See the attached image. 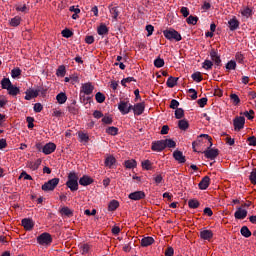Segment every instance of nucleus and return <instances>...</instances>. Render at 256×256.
Returning <instances> with one entry per match:
<instances>
[{
  "label": "nucleus",
  "mask_w": 256,
  "mask_h": 256,
  "mask_svg": "<svg viewBox=\"0 0 256 256\" xmlns=\"http://www.w3.org/2000/svg\"><path fill=\"white\" fill-rule=\"evenodd\" d=\"M206 159H216V157H219V150L218 149H213L211 148V144L209 145V147L203 151Z\"/></svg>",
  "instance_id": "obj_5"
},
{
  "label": "nucleus",
  "mask_w": 256,
  "mask_h": 256,
  "mask_svg": "<svg viewBox=\"0 0 256 256\" xmlns=\"http://www.w3.org/2000/svg\"><path fill=\"white\" fill-rule=\"evenodd\" d=\"M59 178H53L49 180L48 182L44 183L41 187L42 191H55V188L57 185H59Z\"/></svg>",
  "instance_id": "obj_2"
},
{
  "label": "nucleus",
  "mask_w": 256,
  "mask_h": 256,
  "mask_svg": "<svg viewBox=\"0 0 256 256\" xmlns=\"http://www.w3.org/2000/svg\"><path fill=\"white\" fill-rule=\"evenodd\" d=\"M35 97H39V90L28 89L26 91V101H31V99H35Z\"/></svg>",
  "instance_id": "obj_13"
},
{
  "label": "nucleus",
  "mask_w": 256,
  "mask_h": 256,
  "mask_svg": "<svg viewBox=\"0 0 256 256\" xmlns=\"http://www.w3.org/2000/svg\"><path fill=\"white\" fill-rule=\"evenodd\" d=\"M79 177L75 172H70L68 175V181L66 182L67 187L71 191H77L79 189Z\"/></svg>",
  "instance_id": "obj_1"
},
{
  "label": "nucleus",
  "mask_w": 256,
  "mask_h": 256,
  "mask_svg": "<svg viewBox=\"0 0 256 256\" xmlns=\"http://www.w3.org/2000/svg\"><path fill=\"white\" fill-rule=\"evenodd\" d=\"M177 107H179V101L173 99L170 102V109H177Z\"/></svg>",
  "instance_id": "obj_61"
},
{
  "label": "nucleus",
  "mask_w": 256,
  "mask_h": 256,
  "mask_svg": "<svg viewBox=\"0 0 256 256\" xmlns=\"http://www.w3.org/2000/svg\"><path fill=\"white\" fill-rule=\"evenodd\" d=\"M2 89H7V91L13 86L9 78H3L1 81Z\"/></svg>",
  "instance_id": "obj_27"
},
{
  "label": "nucleus",
  "mask_w": 256,
  "mask_h": 256,
  "mask_svg": "<svg viewBox=\"0 0 256 256\" xmlns=\"http://www.w3.org/2000/svg\"><path fill=\"white\" fill-rule=\"evenodd\" d=\"M200 237H201V239L209 241V240L213 239V231L203 230L200 232Z\"/></svg>",
  "instance_id": "obj_16"
},
{
  "label": "nucleus",
  "mask_w": 256,
  "mask_h": 256,
  "mask_svg": "<svg viewBox=\"0 0 256 256\" xmlns=\"http://www.w3.org/2000/svg\"><path fill=\"white\" fill-rule=\"evenodd\" d=\"M213 62L211 60H205L203 63V69H212Z\"/></svg>",
  "instance_id": "obj_57"
},
{
  "label": "nucleus",
  "mask_w": 256,
  "mask_h": 256,
  "mask_svg": "<svg viewBox=\"0 0 256 256\" xmlns=\"http://www.w3.org/2000/svg\"><path fill=\"white\" fill-rule=\"evenodd\" d=\"M178 127L181 131H187L189 129V122L185 119L179 120Z\"/></svg>",
  "instance_id": "obj_24"
},
{
  "label": "nucleus",
  "mask_w": 256,
  "mask_h": 256,
  "mask_svg": "<svg viewBox=\"0 0 256 256\" xmlns=\"http://www.w3.org/2000/svg\"><path fill=\"white\" fill-rule=\"evenodd\" d=\"M67 73V70L65 69V65H60L56 71L57 77H63Z\"/></svg>",
  "instance_id": "obj_36"
},
{
  "label": "nucleus",
  "mask_w": 256,
  "mask_h": 256,
  "mask_svg": "<svg viewBox=\"0 0 256 256\" xmlns=\"http://www.w3.org/2000/svg\"><path fill=\"white\" fill-rule=\"evenodd\" d=\"M132 110L134 115H143V111H145V102L137 103L136 105L132 106Z\"/></svg>",
  "instance_id": "obj_11"
},
{
  "label": "nucleus",
  "mask_w": 256,
  "mask_h": 256,
  "mask_svg": "<svg viewBox=\"0 0 256 256\" xmlns=\"http://www.w3.org/2000/svg\"><path fill=\"white\" fill-rule=\"evenodd\" d=\"M129 199L132 201H141V199H145V192L143 191H136L129 194Z\"/></svg>",
  "instance_id": "obj_10"
},
{
  "label": "nucleus",
  "mask_w": 256,
  "mask_h": 256,
  "mask_svg": "<svg viewBox=\"0 0 256 256\" xmlns=\"http://www.w3.org/2000/svg\"><path fill=\"white\" fill-rule=\"evenodd\" d=\"M199 107H205L207 105V98H201L197 101Z\"/></svg>",
  "instance_id": "obj_63"
},
{
  "label": "nucleus",
  "mask_w": 256,
  "mask_h": 256,
  "mask_svg": "<svg viewBox=\"0 0 256 256\" xmlns=\"http://www.w3.org/2000/svg\"><path fill=\"white\" fill-rule=\"evenodd\" d=\"M230 99L234 105H239L241 103V99H239V96L237 94H231Z\"/></svg>",
  "instance_id": "obj_46"
},
{
  "label": "nucleus",
  "mask_w": 256,
  "mask_h": 256,
  "mask_svg": "<svg viewBox=\"0 0 256 256\" xmlns=\"http://www.w3.org/2000/svg\"><path fill=\"white\" fill-rule=\"evenodd\" d=\"M192 147H193V151H194L195 153H202L201 150H197V147H201V140H200V139H198L197 141H194V142L192 143Z\"/></svg>",
  "instance_id": "obj_45"
},
{
  "label": "nucleus",
  "mask_w": 256,
  "mask_h": 256,
  "mask_svg": "<svg viewBox=\"0 0 256 256\" xmlns=\"http://www.w3.org/2000/svg\"><path fill=\"white\" fill-rule=\"evenodd\" d=\"M177 81H179V78L170 76L167 80V87H170L171 89H173V87H175V85H177Z\"/></svg>",
  "instance_id": "obj_25"
},
{
  "label": "nucleus",
  "mask_w": 256,
  "mask_h": 256,
  "mask_svg": "<svg viewBox=\"0 0 256 256\" xmlns=\"http://www.w3.org/2000/svg\"><path fill=\"white\" fill-rule=\"evenodd\" d=\"M193 81H196V83H201L203 81V76L201 75V72H196L192 74Z\"/></svg>",
  "instance_id": "obj_42"
},
{
  "label": "nucleus",
  "mask_w": 256,
  "mask_h": 256,
  "mask_svg": "<svg viewBox=\"0 0 256 256\" xmlns=\"http://www.w3.org/2000/svg\"><path fill=\"white\" fill-rule=\"evenodd\" d=\"M93 89H95V87H93V84L91 83L82 85V91L85 93V95H91V93H93Z\"/></svg>",
  "instance_id": "obj_19"
},
{
  "label": "nucleus",
  "mask_w": 256,
  "mask_h": 256,
  "mask_svg": "<svg viewBox=\"0 0 256 256\" xmlns=\"http://www.w3.org/2000/svg\"><path fill=\"white\" fill-rule=\"evenodd\" d=\"M230 31H235L239 27V20L237 18L231 19L229 22Z\"/></svg>",
  "instance_id": "obj_26"
},
{
  "label": "nucleus",
  "mask_w": 256,
  "mask_h": 256,
  "mask_svg": "<svg viewBox=\"0 0 256 256\" xmlns=\"http://www.w3.org/2000/svg\"><path fill=\"white\" fill-rule=\"evenodd\" d=\"M56 149L57 145H55L53 142H49L43 146L42 151L44 155H51V153L55 152Z\"/></svg>",
  "instance_id": "obj_8"
},
{
  "label": "nucleus",
  "mask_w": 256,
  "mask_h": 256,
  "mask_svg": "<svg viewBox=\"0 0 256 256\" xmlns=\"http://www.w3.org/2000/svg\"><path fill=\"white\" fill-rule=\"evenodd\" d=\"M95 99H96L97 103H105V94L98 92L95 95Z\"/></svg>",
  "instance_id": "obj_43"
},
{
  "label": "nucleus",
  "mask_w": 256,
  "mask_h": 256,
  "mask_svg": "<svg viewBox=\"0 0 256 256\" xmlns=\"http://www.w3.org/2000/svg\"><path fill=\"white\" fill-rule=\"evenodd\" d=\"M109 33V28L105 24L98 27V35H107Z\"/></svg>",
  "instance_id": "obj_34"
},
{
  "label": "nucleus",
  "mask_w": 256,
  "mask_h": 256,
  "mask_svg": "<svg viewBox=\"0 0 256 256\" xmlns=\"http://www.w3.org/2000/svg\"><path fill=\"white\" fill-rule=\"evenodd\" d=\"M209 183H211V178H209V176H205L199 183V189H207V187H209Z\"/></svg>",
  "instance_id": "obj_18"
},
{
  "label": "nucleus",
  "mask_w": 256,
  "mask_h": 256,
  "mask_svg": "<svg viewBox=\"0 0 256 256\" xmlns=\"http://www.w3.org/2000/svg\"><path fill=\"white\" fill-rule=\"evenodd\" d=\"M11 75H12V78H13V79H17V77H20V76H21V69H19V68H14V69L11 71Z\"/></svg>",
  "instance_id": "obj_50"
},
{
  "label": "nucleus",
  "mask_w": 256,
  "mask_h": 256,
  "mask_svg": "<svg viewBox=\"0 0 256 256\" xmlns=\"http://www.w3.org/2000/svg\"><path fill=\"white\" fill-rule=\"evenodd\" d=\"M197 21H199V18L197 16H193V15H190L186 19V23H188V25H197Z\"/></svg>",
  "instance_id": "obj_35"
},
{
  "label": "nucleus",
  "mask_w": 256,
  "mask_h": 256,
  "mask_svg": "<svg viewBox=\"0 0 256 256\" xmlns=\"http://www.w3.org/2000/svg\"><path fill=\"white\" fill-rule=\"evenodd\" d=\"M247 141H248L249 145H252L253 147L256 146V137L255 136L248 137Z\"/></svg>",
  "instance_id": "obj_60"
},
{
  "label": "nucleus",
  "mask_w": 256,
  "mask_h": 256,
  "mask_svg": "<svg viewBox=\"0 0 256 256\" xmlns=\"http://www.w3.org/2000/svg\"><path fill=\"white\" fill-rule=\"evenodd\" d=\"M62 36H64L66 39H69V37H73V32L66 28L62 30Z\"/></svg>",
  "instance_id": "obj_51"
},
{
  "label": "nucleus",
  "mask_w": 256,
  "mask_h": 256,
  "mask_svg": "<svg viewBox=\"0 0 256 256\" xmlns=\"http://www.w3.org/2000/svg\"><path fill=\"white\" fill-rule=\"evenodd\" d=\"M142 168H144L146 171H151V169H153V164L150 160H144L142 162Z\"/></svg>",
  "instance_id": "obj_37"
},
{
  "label": "nucleus",
  "mask_w": 256,
  "mask_h": 256,
  "mask_svg": "<svg viewBox=\"0 0 256 256\" xmlns=\"http://www.w3.org/2000/svg\"><path fill=\"white\" fill-rule=\"evenodd\" d=\"M235 131H241L245 127V117H236L233 121Z\"/></svg>",
  "instance_id": "obj_6"
},
{
  "label": "nucleus",
  "mask_w": 256,
  "mask_h": 256,
  "mask_svg": "<svg viewBox=\"0 0 256 256\" xmlns=\"http://www.w3.org/2000/svg\"><path fill=\"white\" fill-rule=\"evenodd\" d=\"M165 144V149L166 147H169L170 149H175L177 147V143L173 139H165L163 140Z\"/></svg>",
  "instance_id": "obj_30"
},
{
  "label": "nucleus",
  "mask_w": 256,
  "mask_h": 256,
  "mask_svg": "<svg viewBox=\"0 0 256 256\" xmlns=\"http://www.w3.org/2000/svg\"><path fill=\"white\" fill-rule=\"evenodd\" d=\"M118 109L123 115H127V113L133 109V105L129 104V102L121 101L118 105Z\"/></svg>",
  "instance_id": "obj_7"
},
{
  "label": "nucleus",
  "mask_w": 256,
  "mask_h": 256,
  "mask_svg": "<svg viewBox=\"0 0 256 256\" xmlns=\"http://www.w3.org/2000/svg\"><path fill=\"white\" fill-rule=\"evenodd\" d=\"M79 183L83 185V187H87V185H91V183H93V178L89 176H83L80 178Z\"/></svg>",
  "instance_id": "obj_21"
},
{
  "label": "nucleus",
  "mask_w": 256,
  "mask_h": 256,
  "mask_svg": "<svg viewBox=\"0 0 256 256\" xmlns=\"http://www.w3.org/2000/svg\"><path fill=\"white\" fill-rule=\"evenodd\" d=\"M250 181L253 185H256V168L250 174Z\"/></svg>",
  "instance_id": "obj_56"
},
{
  "label": "nucleus",
  "mask_w": 256,
  "mask_h": 256,
  "mask_svg": "<svg viewBox=\"0 0 256 256\" xmlns=\"http://www.w3.org/2000/svg\"><path fill=\"white\" fill-rule=\"evenodd\" d=\"M119 209V201L112 200L108 204V211H117Z\"/></svg>",
  "instance_id": "obj_23"
},
{
  "label": "nucleus",
  "mask_w": 256,
  "mask_h": 256,
  "mask_svg": "<svg viewBox=\"0 0 256 256\" xmlns=\"http://www.w3.org/2000/svg\"><path fill=\"white\" fill-rule=\"evenodd\" d=\"M11 27H19L21 25V16H16L10 20Z\"/></svg>",
  "instance_id": "obj_31"
},
{
  "label": "nucleus",
  "mask_w": 256,
  "mask_h": 256,
  "mask_svg": "<svg viewBox=\"0 0 256 256\" xmlns=\"http://www.w3.org/2000/svg\"><path fill=\"white\" fill-rule=\"evenodd\" d=\"M110 13L113 15V19L117 21V17H119V9L117 7L110 8Z\"/></svg>",
  "instance_id": "obj_47"
},
{
  "label": "nucleus",
  "mask_w": 256,
  "mask_h": 256,
  "mask_svg": "<svg viewBox=\"0 0 256 256\" xmlns=\"http://www.w3.org/2000/svg\"><path fill=\"white\" fill-rule=\"evenodd\" d=\"M180 12L182 13L183 17H189V9L187 7H182Z\"/></svg>",
  "instance_id": "obj_64"
},
{
  "label": "nucleus",
  "mask_w": 256,
  "mask_h": 256,
  "mask_svg": "<svg viewBox=\"0 0 256 256\" xmlns=\"http://www.w3.org/2000/svg\"><path fill=\"white\" fill-rule=\"evenodd\" d=\"M236 67H237V63L235 62V61H229L227 64H226V69H229V70H231V69H233V70H235L236 69Z\"/></svg>",
  "instance_id": "obj_54"
},
{
  "label": "nucleus",
  "mask_w": 256,
  "mask_h": 256,
  "mask_svg": "<svg viewBox=\"0 0 256 256\" xmlns=\"http://www.w3.org/2000/svg\"><path fill=\"white\" fill-rule=\"evenodd\" d=\"M173 157L176 161H178V163H185V156L183 155V152L179 151V150H175L173 152Z\"/></svg>",
  "instance_id": "obj_15"
},
{
  "label": "nucleus",
  "mask_w": 256,
  "mask_h": 256,
  "mask_svg": "<svg viewBox=\"0 0 256 256\" xmlns=\"http://www.w3.org/2000/svg\"><path fill=\"white\" fill-rule=\"evenodd\" d=\"M102 122H104L106 125H111V123H113V118L109 117V116H105L102 119Z\"/></svg>",
  "instance_id": "obj_62"
},
{
  "label": "nucleus",
  "mask_w": 256,
  "mask_h": 256,
  "mask_svg": "<svg viewBox=\"0 0 256 256\" xmlns=\"http://www.w3.org/2000/svg\"><path fill=\"white\" fill-rule=\"evenodd\" d=\"M132 245H133V242H126L122 247V250L124 251V253H131Z\"/></svg>",
  "instance_id": "obj_44"
},
{
  "label": "nucleus",
  "mask_w": 256,
  "mask_h": 256,
  "mask_svg": "<svg viewBox=\"0 0 256 256\" xmlns=\"http://www.w3.org/2000/svg\"><path fill=\"white\" fill-rule=\"evenodd\" d=\"M163 35L164 37H166V39H169L170 41L172 39H174V41H181L182 39L181 34H179V32H177L175 29L164 30Z\"/></svg>",
  "instance_id": "obj_3"
},
{
  "label": "nucleus",
  "mask_w": 256,
  "mask_h": 256,
  "mask_svg": "<svg viewBox=\"0 0 256 256\" xmlns=\"http://www.w3.org/2000/svg\"><path fill=\"white\" fill-rule=\"evenodd\" d=\"M106 133H108V135L115 136V135H117V133H119V128L114 127V126L108 127L106 129Z\"/></svg>",
  "instance_id": "obj_39"
},
{
  "label": "nucleus",
  "mask_w": 256,
  "mask_h": 256,
  "mask_svg": "<svg viewBox=\"0 0 256 256\" xmlns=\"http://www.w3.org/2000/svg\"><path fill=\"white\" fill-rule=\"evenodd\" d=\"M78 136L81 141H84V143H89V135L83 132H78Z\"/></svg>",
  "instance_id": "obj_48"
},
{
  "label": "nucleus",
  "mask_w": 256,
  "mask_h": 256,
  "mask_svg": "<svg viewBox=\"0 0 256 256\" xmlns=\"http://www.w3.org/2000/svg\"><path fill=\"white\" fill-rule=\"evenodd\" d=\"M152 151L161 152L165 149V142L164 140L154 141L151 147Z\"/></svg>",
  "instance_id": "obj_9"
},
{
  "label": "nucleus",
  "mask_w": 256,
  "mask_h": 256,
  "mask_svg": "<svg viewBox=\"0 0 256 256\" xmlns=\"http://www.w3.org/2000/svg\"><path fill=\"white\" fill-rule=\"evenodd\" d=\"M199 202L197 201V199H190L188 201V207H190V209H197L199 207Z\"/></svg>",
  "instance_id": "obj_38"
},
{
  "label": "nucleus",
  "mask_w": 256,
  "mask_h": 256,
  "mask_svg": "<svg viewBox=\"0 0 256 256\" xmlns=\"http://www.w3.org/2000/svg\"><path fill=\"white\" fill-rule=\"evenodd\" d=\"M60 213L66 217H73V210H70L69 207L61 208Z\"/></svg>",
  "instance_id": "obj_32"
},
{
  "label": "nucleus",
  "mask_w": 256,
  "mask_h": 256,
  "mask_svg": "<svg viewBox=\"0 0 256 256\" xmlns=\"http://www.w3.org/2000/svg\"><path fill=\"white\" fill-rule=\"evenodd\" d=\"M153 243H155L153 237H146L141 240L142 247H149V245H153Z\"/></svg>",
  "instance_id": "obj_22"
},
{
  "label": "nucleus",
  "mask_w": 256,
  "mask_h": 256,
  "mask_svg": "<svg viewBox=\"0 0 256 256\" xmlns=\"http://www.w3.org/2000/svg\"><path fill=\"white\" fill-rule=\"evenodd\" d=\"M235 219H245L247 217V210L243 208H238L237 211L234 213Z\"/></svg>",
  "instance_id": "obj_17"
},
{
  "label": "nucleus",
  "mask_w": 256,
  "mask_h": 256,
  "mask_svg": "<svg viewBox=\"0 0 256 256\" xmlns=\"http://www.w3.org/2000/svg\"><path fill=\"white\" fill-rule=\"evenodd\" d=\"M22 226L24 227V229H26V231H31L35 224L33 223L32 219L24 218L22 219Z\"/></svg>",
  "instance_id": "obj_12"
},
{
  "label": "nucleus",
  "mask_w": 256,
  "mask_h": 256,
  "mask_svg": "<svg viewBox=\"0 0 256 256\" xmlns=\"http://www.w3.org/2000/svg\"><path fill=\"white\" fill-rule=\"evenodd\" d=\"M210 57L212 61H214L215 65H221V56L215 51V49H212L210 51Z\"/></svg>",
  "instance_id": "obj_14"
},
{
  "label": "nucleus",
  "mask_w": 256,
  "mask_h": 256,
  "mask_svg": "<svg viewBox=\"0 0 256 256\" xmlns=\"http://www.w3.org/2000/svg\"><path fill=\"white\" fill-rule=\"evenodd\" d=\"M39 165H41V159H38L36 162H28V167L32 169V171H37Z\"/></svg>",
  "instance_id": "obj_28"
},
{
  "label": "nucleus",
  "mask_w": 256,
  "mask_h": 256,
  "mask_svg": "<svg viewBox=\"0 0 256 256\" xmlns=\"http://www.w3.org/2000/svg\"><path fill=\"white\" fill-rule=\"evenodd\" d=\"M126 169H135L137 167V161L135 159L125 161Z\"/></svg>",
  "instance_id": "obj_29"
},
{
  "label": "nucleus",
  "mask_w": 256,
  "mask_h": 256,
  "mask_svg": "<svg viewBox=\"0 0 256 256\" xmlns=\"http://www.w3.org/2000/svg\"><path fill=\"white\" fill-rule=\"evenodd\" d=\"M56 99H57L58 103H60V105H63V103H65L67 101V95L65 93L61 92L56 96Z\"/></svg>",
  "instance_id": "obj_33"
},
{
  "label": "nucleus",
  "mask_w": 256,
  "mask_h": 256,
  "mask_svg": "<svg viewBox=\"0 0 256 256\" xmlns=\"http://www.w3.org/2000/svg\"><path fill=\"white\" fill-rule=\"evenodd\" d=\"M26 121L28 123V129H33L35 127V124H33L35 119L33 117H27Z\"/></svg>",
  "instance_id": "obj_55"
},
{
  "label": "nucleus",
  "mask_w": 256,
  "mask_h": 256,
  "mask_svg": "<svg viewBox=\"0 0 256 256\" xmlns=\"http://www.w3.org/2000/svg\"><path fill=\"white\" fill-rule=\"evenodd\" d=\"M176 119H183L185 117V111L182 108H177L175 111Z\"/></svg>",
  "instance_id": "obj_41"
},
{
  "label": "nucleus",
  "mask_w": 256,
  "mask_h": 256,
  "mask_svg": "<svg viewBox=\"0 0 256 256\" xmlns=\"http://www.w3.org/2000/svg\"><path fill=\"white\" fill-rule=\"evenodd\" d=\"M34 111L36 113H41L43 111V105H41V103H36L34 105Z\"/></svg>",
  "instance_id": "obj_59"
},
{
  "label": "nucleus",
  "mask_w": 256,
  "mask_h": 256,
  "mask_svg": "<svg viewBox=\"0 0 256 256\" xmlns=\"http://www.w3.org/2000/svg\"><path fill=\"white\" fill-rule=\"evenodd\" d=\"M154 65H155V67L161 68V67H163V65H165V60H163L161 58H157L154 61Z\"/></svg>",
  "instance_id": "obj_52"
},
{
  "label": "nucleus",
  "mask_w": 256,
  "mask_h": 256,
  "mask_svg": "<svg viewBox=\"0 0 256 256\" xmlns=\"http://www.w3.org/2000/svg\"><path fill=\"white\" fill-rule=\"evenodd\" d=\"M115 163H117V159H115L113 155L106 157L105 162H104L105 167H109V168L113 167V165H115Z\"/></svg>",
  "instance_id": "obj_20"
},
{
  "label": "nucleus",
  "mask_w": 256,
  "mask_h": 256,
  "mask_svg": "<svg viewBox=\"0 0 256 256\" xmlns=\"http://www.w3.org/2000/svg\"><path fill=\"white\" fill-rule=\"evenodd\" d=\"M37 242L39 245H49L50 243H53V238L51 237V234L44 232L40 236L37 237Z\"/></svg>",
  "instance_id": "obj_4"
},
{
  "label": "nucleus",
  "mask_w": 256,
  "mask_h": 256,
  "mask_svg": "<svg viewBox=\"0 0 256 256\" xmlns=\"http://www.w3.org/2000/svg\"><path fill=\"white\" fill-rule=\"evenodd\" d=\"M22 177H24V179L26 181H33V177H31V175L27 174V172L23 171L20 176L19 179H21Z\"/></svg>",
  "instance_id": "obj_53"
},
{
  "label": "nucleus",
  "mask_w": 256,
  "mask_h": 256,
  "mask_svg": "<svg viewBox=\"0 0 256 256\" xmlns=\"http://www.w3.org/2000/svg\"><path fill=\"white\" fill-rule=\"evenodd\" d=\"M175 255V250H173V247L169 246L165 251V256H173Z\"/></svg>",
  "instance_id": "obj_58"
},
{
  "label": "nucleus",
  "mask_w": 256,
  "mask_h": 256,
  "mask_svg": "<svg viewBox=\"0 0 256 256\" xmlns=\"http://www.w3.org/2000/svg\"><path fill=\"white\" fill-rule=\"evenodd\" d=\"M241 235L243 237H251V230L247 226H243L240 230Z\"/></svg>",
  "instance_id": "obj_40"
},
{
  "label": "nucleus",
  "mask_w": 256,
  "mask_h": 256,
  "mask_svg": "<svg viewBox=\"0 0 256 256\" xmlns=\"http://www.w3.org/2000/svg\"><path fill=\"white\" fill-rule=\"evenodd\" d=\"M19 88L15 87V86H11L10 89L8 90L9 95L15 96V95H19Z\"/></svg>",
  "instance_id": "obj_49"
}]
</instances>
